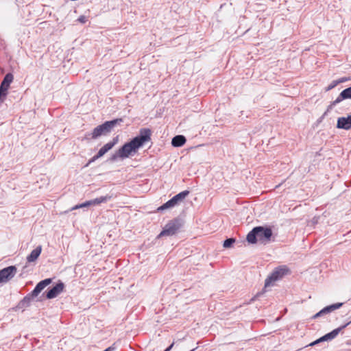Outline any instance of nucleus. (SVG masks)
<instances>
[{"mask_svg":"<svg viewBox=\"0 0 351 351\" xmlns=\"http://www.w3.org/2000/svg\"><path fill=\"white\" fill-rule=\"evenodd\" d=\"M151 136L152 130L150 129L141 128L139 130L138 135L119 149L120 158L123 159L126 158L132 154H135L145 143L151 141Z\"/></svg>","mask_w":351,"mask_h":351,"instance_id":"obj_1","label":"nucleus"},{"mask_svg":"<svg viewBox=\"0 0 351 351\" xmlns=\"http://www.w3.org/2000/svg\"><path fill=\"white\" fill-rule=\"evenodd\" d=\"M273 232L269 227L256 226L247 235L246 240L250 244L259 242L267 245L271 241Z\"/></svg>","mask_w":351,"mask_h":351,"instance_id":"obj_2","label":"nucleus"},{"mask_svg":"<svg viewBox=\"0 0 351 351\" xmlns=\"http://www.w3.org/2000/svg\"><path fill=\"white\" fill-rule=\"evenodd\" d=\"M123 121L122 119H116L112 121H108L97 126L92 132L85 134L86 139H96L98 137L109 134L112 130L118 124Z\"/></svg>","mask_w":351,"mask_h":351,"instance_id":"obj_3","label":"nucleus"},{"mask_svg":"<svg viewBox=\"0 0 351 351\" xmlns=\"http://www.w3.org/2000/svg\"><path fill=\"white\" fill-rule=\"evenodd\" d=\"M290 274V270L286 265H280L276 267L271 274L266 278L265 288L272 285L276 281L282 279L284 276Z\"/></svg>","mask_w":351,"mask_h":351,"instance_id":"obj_4","label":"nucleus"},{"mask_svg":"<svg viewBox=\"0 0 351 351\" xmlns=\"http://www.w3.org/2000/svg\"><path fill=\"white\" fill-rule=\"evenodd\" d=\"M182 226L183 221L182 219L179 218L173 219L165 225L162 232L158 235V238L164 236H173L178 232Z\"/></svg>","mask_w":351,"mask_h":351,"instance_id":"obj_5","label":"nucleus"},{"mask_svg":"<svg viewBox=\"0 0 351 351\" xmlns=\"http://www.w3.org/2000/svg\"><path fill=\"white\" fill-rule=\"evenodd\" d=\"M14 80V76L11 73H7L0 85V104L4 102L8 95V90L10 88V84Z\"/></svg>","mask_w":351,"mask_h":351,"instance_id":"obj_6","label":"nucleus"},{"mask_svg":"<svg viewBox=\"0 0 351 351\" xmlns=\"http://www.w3.org/2000/svg\"><path fill=\"white\" fill-rule=\"evenodd\" d=\"M15 266H9L0 270V283L6 282L11 280L16 274Z\"/></svg>","mask_w":351,"mask_h":351,"instance_id":"obj_7","label":"nucleus"},{"mask_svg":"<svg viewBox=\"0 0 351 351\" xmlns=\"http://www.w3.org/2000/svg\"><path fill=\"white\" fill-rule=\"evenodd\" d=\"M64 285L63 282H60L57 283L54 287L48 290L46 293V298L47 299H53L56 298L61 292L63 291Z\"/></svg>","mask_w":351,"mask_h":351,"instance_id":"obj_8","label":"nucleus"},{"mask_svg":"<svg viewBox=\"0 0 351 351\" xmlns=\"http://www.w3.org/2000/svg\"><path fill=\"white\" fill-rule=\"evenodd\" d=\"M343 302H339V303H336V304H333L324 307L323 309H322L320 311L317 313L315 315H314L313 316V318L316 319V318L319 317L324 315L330 313L332 311L337 310V309L339 308L340 307H341L343 306Z\"/></svg>","mask_w":351,"mask_h":351,"instance_id":"obj_9","label":"nucleus"},{"mask_svg":"<svg viewBox=\"0 0 351 351\" xmlns=\"http://www.w3.org/2000/svg\"><path fill=\"white\" fill-rule=\"evenodd\" d=\"M348 99H351V86L343 90L336 98V99L330 104L329 108H331L343 100Z\"/></svg>","mask_w":351,"mask_h":351,"instance_id":"obj_10","label":"nucleus"},{"mask_svg":"<svg viewBox=\"0 0 351 351\" xmlns=\"http://www.w3.org/2000/svg\"><path fill=\"white\" fill-rule=\"evenodd\" d=\"M51 278H46L43 280H41L39 282L34 290L30 293L31 295H32L34 298L38 295V294L49 284L51 282Z\"/></svg>","mask_w":351,"mask_h":351,"instance_id":"obj_11","label":"nucleus"},{"mask_svg":"<svg viewBox=\"0 0 351 351\" xmlns=\"http://www.w3.org/2000/svg\"><path fill=\"white\" fill-rule=\"evenodd\" d=\"M350 324V322L346 323L344 325L341 326L340 327L334 329L332 331L326 334L325 335L321 337L322 341H330L335 339L339 333L345 328H346Z\"/></svg>","mask_w":351,"mask_h":351,"instance_id":"obj_12","label":"nucleus"},{"mask_svg":"<svg viewBox=\"0 0 351 351\" xmlns=\"http://www.w3.org/2000/svg\"><path fill=\"white\" fill-rule=\"evenodd\" d=\"M337 128L344 130H349L351 128V115L348 117H339L337 119Z\"/></svg>","mask_w":351,"mask_h":351,"instance_id":"obj_13","label":"nucleus"},{"mask_svg":"<svg viewBox=\"0 0 351 351\" xmlns=\"http://www.w3.org/2000/svg\"><path fill=\"white\" fill-rule=\"evenodd\" d=\"M34 297L31 295V293H28L17 304L16 308L19 309H24L30 305L32 300Z\"/></svg>","mask_w":351,"mask_h":351,"instance_id":"obj_14","label":"nucleus"},{"mask_svg":"<svg viewBox=\"0 0 351 351\" xmlns=\"http://www.w3.org/2000/svg\"><path fill=\"white\" fill-rule=\"evenodd\" d=\"M42 252V246L38 245L34 250H33L30 254L27 256V261L28 263L34 262L39 257Z\"/></svg>","mask_w":351,"mask_h":351,"instance_id":"obj_15","label":"nucleus"},{"mask_svg":"<svg viewBox=\"0 0 351 351\" xmlns=\"http://www.w3.org/2000/svg\"><path fill=\"white\" fill-rule=\"evenodd\" d=\"M117 138H114L112 141H110L106 145H104L97 152L99 155H100L101 157L107 153L109 150H110L117 143Z\"/></svg>","mask_w":351,"mask_h":351,"instance_id":"obj_16","label":"nucleus"},{"mask_svg":"<svg viewBox=\"0 0 351 351\" xmlns=\"http://www.w3.org/2000/svg\"><path fill=\"white\" fill-rule=\"evenodd\" d=\"M186 141V139L183 135H176L172 138L171 145L175 147H182Z\"/></svg>","mask_w":351,"mask_h":351,"instance_id":"obj_17","label":"nucleus"},{"mask_svg":"<svg viewBox=\"0 0 351 351\" xmlns=\"http://www.w3.org/2000/svg\"><path fill=\"white\" fill-rule=\"evenodd\" d=\"M178 204V202L174 198V197H173L171 199H169L166 203L158 207V211H162L166 209L171 208Z\"/></svg>","mask_w":351,"mask_h":351,"instance_id":"obj_18","label":"nucleus"},{"mask_svg":"<svg viewBox=\"0 0 351 351\" xmlns=\"http://www.w3.org/2000/svg\"><path fill=\"white\" fill-rule=\"evenodd\" d=\"M112 195H106L105 196H101L99 197L91 199L92 206L98 205L101 203H105L111 199Z\"/></svg>","mask_w":351,"mask_h":351,"instance_id":"obj_19","label":"nucleus"},{"mask_svg":"<svg viewBox=\"0 0 351 351\" xmlns=\"http://www.w3.org/2000/svg\"><path fill=\"white\" fill-rule=\"evenodd\" d=\"M189 194V191L187 190L183 191L178 194L176 195L174 198L178 202V204H180L181 202H182Z\"/></svg>","mask_w":351,"mask_h":351,"instance_id":"obj_20","label":"nucleus"},{"mask_svg":"<svg viewBox=\"0 0 351 351\" xmlns=\"http://www.w3.org/2000/svg\"><path fill=\"white\" fill-rule=\"evenodd\" d=\"M234 242H235V239H234V238L227 239L224 241L223 246L225 248L230 247Z\"/></svg>","mask_w":351,"mask_h":351,"instance_id":"obj_21","label":"nucleus"},{"mask_svg":"<svg viewBox=\"0 0 351 351\" xmlns=\"http://www.w3.org/2000/svg\"><path fill=\"white\" fill-rule=\"evenodd\" d=\"M89 206H92L91 200L86 201L84 203H82L79 205H76V206H73L71 210H75V209H77L80 208H84V207Z\"/></svg>","mask_w":351,"mask_h":351,"instance_id":"obj_22","label":"nucleus"},{"mask_svg":"<svg viewBox=\"0 0 351 351\" xmlns=\"http://www.w3.org/2000/svg\"><path fill=\"white\" fill-rule=\"evenodd\" d=\"M339 84V82L337 80L332 81L326 88V91H329L334 88L335 86H337Z\"/></svg>","mask_w":351,"mask_h":351,"instance_id":"obj_23","label":"nucleus"},{"mask_svg":"<svg viewBox=\"0 0 351 351\" xmlns=\"http://www.w3.org/2000/svg\"><path fill=\"white\" fill-rule=\"evenodd\" d=\"M118 158H120L119 149H118L114 154L111 156L110 160L111 161H115Z\"/></svg>","mask_w":351,"mask_h":351,"instance_id":"obj_24","label":"nucleus"},{"mask_svg":"<svg viewBox=\"0 0 351 351\" xmlns=\"http://www.w3.org/2000/svg\"><path fill=\"white\" fill-rule=\"evenodd\" d=\"M101 156L100 155H99V154L97 153L96 155H95L93 158H91L88 164L86 165V166H88L89 164H90L91 162L95 161L96 160H97L98 158H101Z\"/></svg>","mask_w":351,"mask_h":351,"instance_id":"obj_25","label":"nucleus"},{"mask_svg":"<svg viewBox=\"0 0 351 351\" xmlns=\"http://www.w3.org/2000/svg\"><path fill=\"white\" fill-rule=\"evenodd\" d=\"M101 156L100 155H99V154L97 153L96 155H95L93 158H91L88 164L86 165V166H88L89 164H90L91 162L95 161L96 160H97L98 158H101Z\"/></svg>","mask_w":351,"mask_h":351,"instance_id":"obj_26","label":"nucleus"},{"mask_svg":"<svg viewBox=\"0 0 351 351\" xmlns=\"http://www.w3.org/2000/svg\"><path fill=\"white\" fill-rule=\"evenodd\" d=\"M77 21L81 23H85L87 21V17L82 15L77 19Z\"/></svg>","mask_w":351,"mask_h":351,"instance_id":"obj_27","label":"nucleus"},{"mask_svg":"<svg viewBox=\"0 0 351 351\" xmlns=\"http://www.w3.org/2000/svg\"><path fill=\"white\" fill-rule=\"evenodd\" d=\"M320 342H323V341H322V340L321 339V337H320V338H319L318 339H317V340L314 341L313 342L309 344V346H315V345H316V344H317V343H320Z\"/></svg>","mask_w":351,"mask_h":351,"instance_id":"obj_28","label":"nucleus"},{"mask_svg":"<svg viewBox=\"0 0 351 351\" xmlns=\"http://www.w3.org/2000/svg\"><path fill=\"white\" fill-rule=\"evenodd\" d=\"M263 294L262 292H259L257 294H256L251 300L250 302L255 301L260 295Z\"/></svg>","mask_w":351,"mask_h":351,"instance_id":"obj_29","label":"nucleus"},{"mask_svg":"<svg viewBox=\"0 0 351 351\" xmlns=\"http://www.w3.org/2000/svg\"><path fill=\"white\" fill-rule=\"evenodd\" d=\"M337 81L339 82V84H340V83H342V82H344L347 81V78L341 77V78L337 80Z\"/></svg>","mask_w":351,"mask_h":351,"instance_id":"obj_30","label":"nucleus"},{"mask_svg":"<svg viewBox=\"0 0 351 351\" xmlns=\"http://www.w3.org/2000/svg\"><path fill=\"white\" fill-rule=\"evenodd\" d=\"M174 346V343L173 342L168 348H167L164 351H170Z\"/></svg>","mask_w":351,"mask_h":351,"instance_id":"obj_31","label":"nucleus"},{"mask_svg":"<svg viewBox=\"0 0 351 351\" xmlns=\"http://www.w3.org/2000/svg\"><path fill=\"white\" fill-rule=\"evenodd\" d=\"M114 347L113 346H110V347H108V348H106V350H104V351H113L114 350Z\"/></svg>","mask_w":351,"mask_h":351,"instance_id":"obj_32","label":"nucleus"},{"mask_svg":"<svg viewBox=\"0 0 351 351\" xmlns=\"http://www.w3.org/2000/svg\"><path fill=\"white\" fill-rule=\"evenodd\" d=\"M197 348H195L192 349V350H190V351H195Z\"/></svg>","mask_w":351,"mask_h":351,"instance_id":"obj_33","label":"nucleus"},{"mask_svg":"<svg viewBox=\"0 0 351 351\" xmlns=\"http://www.w3.org/2000/svg\"><path fill=\"white\" fill-rule=\"evenodd\" d=\"M350 322V323H351V321H350V322Z\"/></svg>","mask_w":351,"mask_h":351,"instance_id":"obj_34","label":"nucleus"}]
</instances>
